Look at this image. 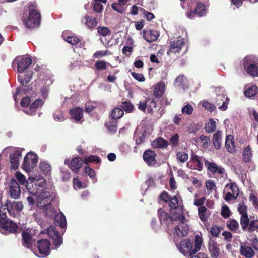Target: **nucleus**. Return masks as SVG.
Masks as SVG:
<instances>
[{"mask_svg":"<svg viewBox=\"0 0 258 258\" xmlns=\"http://www.w3.org/2000/svg\"><path fill=\"white\" fill-rule=\"evenodd\" d=\"M45 185V180L41 176L29 177L27 181L26 188L29 193L35 196L39 192V188L43 187Z\"/></svg>","mask_w":258,"mask_h":258,"instance_id":"obj_1","label":"nucleus"},{"mask_svg":"<svg viewBox=\"0 0 258 258\" xmlns=\"http://www.w3.org/2000/svg\"><path fill=\"white\" fill-rule=\"evenodd\" d=\"M35 197V201L37 206L42 209H44L46 214V210L50 207L53 208L50 204L51 201L53 199L52 195L50 192L45 191H40L38 192Z\"/></svg>","mask_w":258,"mask_h":258,"instance_id":"obj_2","label":"nucleus"},{"mask_svg":"<svg viewBox=\"0 0 258 258\" xmlns=\"http://www.w3.org/2000/svg\"><path fill=\"white\" fill-rule=\"evenodd\" d=\"M4 153L9 154L11 168L16 170L19 165L20 158L21 157V151L14 147H8L3 150Z\"/></svg>","mask_w":258,"mask_h":258,"instance_id":"obj_3","label":"nucleus"},{"mask_svg":"<svg viewBox=\"0 0 258 258\" xmlns=\"http://www.w3.org/2000/svg\"><path fill=\"white\" fill-rule=\"evenodd\" d=\"M46 210V215L53 218L56 226H59L61 228H64L67 226V222L65 216L62 212H57L54 208L50 207Z\"/></svg>","mask_w":258,"mask_h":258,"instance_id":"obj_4","label":"nucleus"},{"mask_svg":"<svg viewBox=\"0 0 258 258\" xmlns=\"http://www.w3.org/2000/svg\"><path fill=\"white\" fill-rule=\"evenodd\" d=\"M256 58L253 55L246 56L243 61V66L246 72L252 76H258V69L257 66L254 64L255 62Z\"/></svg>","mask_w":258,"mask_h":258,"instance_id":"obj_5","label":"nucleus"},{"mask_svg":"<svg viewBox=\"0 0 258 258\" xmlns=\"http://www.w3.org/2000/svg\"><path fill=\"white\" fill-rule=\"evenodd\" d=\"M185 219V216L182 213L175 216V219H178L180 222L175 228L174 234L178 237L185 236L188 234L189 228L184 222Z\"/></svg>","mask_w":258,"mask_h":258,"instance_id":"obj_6","label":"nucleus"},{"mask_svg":"<svg viewBox=\"0 0 258 258\" xmlns=\"http://www.w3.org/2000/svg\"><path fill=\"white\" fill-rule=\"evenodd\" d=\"M38 161L37 156L32 153H28L24 157L22 168L27 172H30L36 166Z\"/></svg>","mask_w":258,"mask_h":258,"instance_id":"obj_7","label":"nucleus"},{"mask_svg":"<svg viewBox=\"0 0 258 258\" xmlns=\"http://www.w3.org/2000/svg\"><path fill=\"white\" fill-rule=\"evenodd\" d=\"M40 22V14L34 9L30 11L28 18L24 21V23L26 27L34 28L39 25Z\"/></svg>","mask_w":258,"mask_h":258,"instance_id":"obj_8","label":"nucleus"},{"mask_svg":"<svg viewBox=\"0 0 258 258\" xmlns=\"http://www.w3.org/2000/svg\"><path fill=\"white\" fill-rule=\"evenodd\" d=\"M184 46L185 42L182 38L179 37L171 40L170 42V47L167 51V54L169 56H171L172 54L179 53Z\"/></svg>","mask_w":258,"mask_h":258,"instance_id":"obj_9","label":"nucleus"},{"mask_svg":"<svg viewBox=\"0 0 258 258\" xmlns=\"http://www.w3.org/2000/svg\"><path fill=\"white\" fill-rule=\"evenodd\" d=\"M215 92L217 94L216 103L219 106L221 111H225L228 108V104L229 102V99L223 94L222 91V88L217 87L215 89Z\"/></svg>","mask_w":258,"mask_h":258,"instance_id":"obj_10","label":"nucleus"},{"mask_svg":"<svg viewBox=\"0 0 258 258\" xmlns=\"http://www.w3.org/2000/svg\"><path fill=\"white\" fill-rule=\"evenodd\" d=\"M32 59L26 56H20L15 58L13 62V66L17 64L18 72L23 73L31 64Z\"/></svg>","mask_w":258,"mask_h":258,"instance_id":"obj_11","label":"nucleus"},{"mask_svg":"<svg viewBox=\"0 0 258 258\" xmlns=\"http://www.w3.org/2000/svg\"><path fill=\"white\" fill-rule=\"evenodd\" d=\"M176 245L179 251L182 254L185 255L188 254L191 255L192 253V243L189 239H183L178 244L175 242Z\"/></svg>","mask_w":258,"mask_h":258,"instance_id":"obj_12","label":"nucleus"},{"mask_svg":"<svg viewBox=\"0 0 258 258\" xmlns=\"http://www.w3.org/2000/svg\"><path fill=\"white\" fill-rule=\"evenodd\" d=\"M53 83V80L49 76H46L41 80V85L42 86L40 89V93L43 100H45L48 97L49 86Z\"/></svg>","mask_w":258,"mask_h":258,"instance_id":"obj_13","label":"nucleus"},{"mask_svg":"<svg viewBox=\"0 0 258 258\" xmlns=\"http://www.w3.org/2000/svg\"><path fill=\"white\" fill-rule=\"evenodd\" d=\"M6 206L9 213L13 216H15L23 209V205L21 201H13L12 202L8 201Z\"/></svg>","mask_w":258,"mask_h":258,"instance_id":"obj_14","label":"nucleus"},{"mask_svg":"<svg viewBox=\"0 0 258 258\" xmlns=\"http://www.w3.org/2000/svg\"><path fill=\"white\" fill-rule=\"evenodd\" d=\"M9 193L11 198L17 199L21 194L20 185L14 179H12L9 183Z\"/></svg>","mask_w":258,"mask_h":258,"instance_id":"obj_15","label":"nucleus"},{"mask_svg":"<svg viewBox=\"0 0 258 258\" xmlns=\"http://www.w3.org/2000/svg\"><path fill=\"white\" fill-rule=\"evenodd\" d=\"M205 165L207 169L212 173L218 174L222 177L226 175L224 168L221 166L218 165L213 161L205 160Z\"/></svg>","mask_w":258,"mask_h":258,"instance_id":"obj_16","label":"nucleus"},{"mask_svg":"<svg viewBox=\"0 0 258 258\" xmlns=\"http://www.w3.org/2000/svg\"><path fill=\"white\" fill-rule=\"evenodd\" d=\"M205 160L201 157L193 155L190 161L186 164V166L191 169L201 171L203 167V161Z\"/></svg>","mask_w":258,"mask_h":258,"instance_id":"obj_17","label":"nucleus"},{"mask_svg":"<svg viewBox=\"0 0 258 258\" xmlns=\"http://www.w3.org/2000/svg\"><path fill=\"white\" fill-rule=\"evenodd\" d=\"M62 36L63 39L68 43L79 47L84 46L83 42L77 37L73 36L70 32L65 31L62 33Z\"/></svg>","mask_w":258,"mask_h":258,"instance_id":"obj_18","label":"nucleus"},{"mask_svg":"<svg viewBox=\"0 0 258 258\" xmlns=\"http://www.w3.org/2000/svg\"><path fill=\"white\" fill-rule=\"evenodd\" d=\"M47 234L53 239V244L56 246H58L61 244L62 238L54 226H50L48 228Z\"/></svg>","mask_w":258,"mask_h":258,"instance_id":"obj_19","label":"nucleus"},{"mask_svg":"<svg viewBox=\"0 0 258 258\" xmlns=\"http://www.w3.org/2000/svg\"><path fill=\"white\" fill-rule=\"evenodd\" d=\"M155 153L151 150L145 151L143 154V159L149 166H153L156 164Z\"/></svg>","mask_w":258,"mask_h":258,"instance_id":"obj_20","label":"nucleus"},{"mask_svg":"<svg viewBox=\"0 0 258 258\" xmlns=\"http://www.w3.org/2000/svg\"><path fill=\"white\" fill-rule=\"evenodd\" d=\"M143 34L144 38L149 43L156 41L160 35L157 31L153 30H144Z\"/></svg>","mask_w":258,"mask_h":258,"instance_id":"obj_21","label":"nucleus"},{"mask_svg":"<svg viewBox=\"0 0 258 258\" xmlns=\"http://www.w3.org/2000/svg\"><path fill=\"white\" fill-rule=\"evenodd\" d=\"M43 104L44 100L41 99H37L29 108L24 109L23 112L27 114L34 115L35 114L37 109L41 107Z\"/></svg>","mask_w":258,"mask_h":258,"instance_id":"obj_22","label":"nucleus"},{"mask_svg":"<svg viewBox=\"0 0 258 258\" xmlns=\"http://www.w3.org/2000/svg\"><path fill=\"white\" fill-rule=\"evenodd\" d=\"M50 242L47 239H42L38 242V249L41 254L47 255L50 253Z\"/></svg>","mask_w":258,"mask_h":258,"instance_id":"obj_23","label":"nucleus"},{"mask_svg":"<svg viewBox=\"0 0 258 258\" xmlns=\"http://www.w3.org/2000/svg\"><path fill=\"white\" fill-rule=\"evenodd\" d=\"M159 214V217L162 224H165L168 225L174 219H175V217L174 216L170 217L168 214L164 211L162 209H159L158 211Z\"/></svg>","mask_w":258,"mask_h":258,"instance_id":"obj_24","label":"nucleus"},{"mask_svg":"<svg viewBox=\"0 0 258 258\" xmlns=\"http://www.w3.org/2000/svg\"><path fill=\"white\" fill-rule=\"evenodd\" d=\"M209 253L213 258H218L219 256L220 250L219 245L213 240H210L208 244Z\"/></svg>","mask_w":258,"mask_h":258,"instance_id":"obj_25","label":"nucleus"},{"mask_svg":"<svg viewBox=\"0 0 258 258\" xmlns=\"http://www.w3.org/2000/svg\"><path fill=\"white\" fill-rule=\"evenodd\" d=\"M180 197L179 195L174 196L171 197L169 201V205L172 209H177L179 212L176 215H178L179 213H182V207L179 205V200L180 199Z\"/></svg>","mask_w":258,"mask_h":258,"instance_id":"obj_26","label":"nucleus"},{"mask_svg":"<svg viewBox=\"0 0 258 258\" xmlns=\"http://www.w3.org/2000/svg\"><path fill=\"white\" fill-rule=\"evenodd\" d=\"M0 227L9 232H15L18 228L17 225L11 220H7L0 224Z\"/></svg>","mask_w":258,"mask_h":258,"instance_id":"obj_27","label":"nucleus"},{"mask_svg":"<svg viewBox=\"0 0 258 258\" xmlns=\"http://www.w3.org/2000/svg\"><path fill=\"white\" fill-rule=\"evenodd\" d=\"M71 117L76 121H79L83 116V111L82 108L75 107L70 111Z\"/></svg>","mask_w":258,"mask_h":258,"instance_id":"obj_28","label":"nucleus"},{"mask_svg":"<svg viewBox=\"0 0 258 258\" xmlns=\"http://www.w3.org/2000/svg\"><path fill=\"white\" fill-rule=\"evenodd\" d=\"M240 253L246 258H251L255 254L252 248L245 245H242L240 247Z\"/></svg>","mask_w":258,"mask_h":258,"instance_id":"obj_29","label":"nucleus"},{"mask_svg":"<svg viewBox=\"0 0 258 258\" xmlns=\"http://www.w3.org/2000/svg\"><path fill=\"white\" fill-rule=\"evenodd\" d=\"M176 86L185 89L188 87L187 80L186 78L183 75H180L175 80Z\"/></svg>","mask_w":258,"mask_h":258,"instance_id":"obj_30","label":"nucleus"},{"mask_svg":"<svg viewBox=\"0 0 258 258\" xmlns=\"http://www.w3.org/2000/svg\"><path fill=\"white\" fill-rule=\"evenodd\" d=\"M165 89V83L163 81H160L155 87L154 95L157 97H160L163 95Z\"/></svg>","mask_w":258,"mask_h":258,"instance_id":"obj_31","label":"nucleus"},{"mask_svg":"<svg viewBox=\"0 0 258 258\" xmlns=\"http://www.w3.org/2000/svg\"><path fill=\"white\" fill-rule=\"evenodd\" d=\"M83 161L80 158L75 157L71 160L70 167L73 171L77 172L81 167Z\"/></svg>","mask_w":258,"mask_h":258,"instance_id":"obj_32","label":"nucleus"},{"mask_svg":"<svg viewBox=\"0 0 258 258\" xmlns=\"http://www.w3.org/2000/svg\"><path fill=\"white\" fill-rule=\"evenodd\" d=\"M32 233L31 231L26 230L23 232L22 238L23 240L24 245L29 248L31 245Z\"/></svg>","mask_w":258,"mask_h":258,"instance_id":"obj_33","label":"nucleus"},{"mask_svg":"<svg viewBox=\"0 0 258 258\" xmlns=\"http://www.w3.org/2000/svg\"><path fill=\"white\" fill-rule=\"evenodd\" d=\"M203 244V239L201 234H197L195 237L194 246L192 245V253H196L200 250L201 246Z\"/></svg>","mask_w":258,"mask_h":258,"instance_id":"obj_34","label":"nucleus"},{"mask_svg":"<svg viewBox=\"0 0 258 258\" xmlns=\"http://www.w3.org/2000/svg\"><path fill=\"white\" fill-rule=\"evenodd\" d=\"M222 132L217 131L213 135V142L215 148L217 149H220L221 146Z\"/></svg>","mask_w":258,"mask_h":258,"instance_id":"obj_35","label":"nucleus"},{"mask_svg":"<svg viewBox=\"0 0 258 258\" xmlns=\"http://www.w3.org/2000/svg\"><path fill=\"white\" fill-rule=\"evenodd\" d=\"M32 74V71L27 72L26 74H20L18 76V80L22 85H26L31 79Z\"/></svg>","mask_w":258,"mask_h":258,"instance_id":"obj_36","label":"nucleus"},{"mask_svg":"<svg viewBox=\"0 0 258 258\" xmlns=\"http://www.w3.org/2000/svg\"><path fill=\"white\" fill-rule=\"evenodd\" d=\"M234 138L231 135H228L226 138L225 147L228 152L233 153L234 151Z\"/></svg>","mask_w":258,"mask_h":258,"instance_id":"obj_37","label":"nucleus"},{"mask_svg":"<svg viewBox=\"0 0 258 258\" xmlns=\"http://www.w3.org/2000/svg\"><path fill=\"white\" fill-rule=\"evenodd\" d=\"M242 158L243 161L246 163L250 162L251 161L252 153L251 149L249 146H247L244 149L242 153Z\"/></svg>","mask_w":258,"mask_h":258,"instance_id":"obj_38","label":"nucleus"},{"mask_svg":"<svg viewBox=\"0 0 258 258\" xmlns=\"http://www.w3.org/2000/svg\"><path fill=\"white\" fill-rule=\"evenodd\" d=\"M168 145V142L162 138H158L153 141L152 146L153 148H164Z\"/></svg>","mask_w":258,"mask_h":258,"instance_id":"obj_39","label":"nucleus"},{"mask_svg":"<svg viewBox=\"0 0 258 258\" xmlns=\"http://www.w3.org/2000/svg\"><path fill=\"white\" fill-rule=\"evenodd\" d=\"M198 215L202 221H206L209 216V212L205 206H201L198 208Z\"/></svg>","mask_w":258,"mask_h":258,"instance_id":"obj_40","label":"nucleus"},{"mask_svg":"<svg viewBox=\"0 0 258 258\" xmlns=\"http://www.w3.org/2000/svg\"><path fill=\"white\" fill-rule=\"evenodd\" d=\"M83 22L89 28H92L97 25L95 18L92 16H86L83 20Z\"/></svg>","mask_w":258,"mask_h":258,"instance_id":"obj_41","label":"nucleus"},{"mask_svg":"<svg viewBox=\"0 0 258 258\" xmlns=\"http://www.w3.org/2000/svg\"><path fill=\"white\" fill-rule=\"evenodd\" d=\"M39 167L41 171L45 175L50 173L51 168L49 164L46 161H41L39 164Z\"/></svg>","mask_w":258,"mask_h":258,"instance_id":"obj_42","label":"nucleus"},{"mask_svg":"<svg viewBox=\"0 0 258 258\" xmlns=\"http://www.w3.org/2000/svg\"><path fill=\"white\" fill-rule=\"evenodd\" d=\"M195 11V13L200 16H204L206 14L205 6L201 3H197Z\"/></svg>","mask_w":258,"mask_h":258,"instance_id":"obj_43","label":"nucleus"},{"mask_svg":"<svg viewBox=\"0 0 258 258\" xmlns=\"http://www.w3.org/2000/svg\"><path fill=\"white\" fill-rule=\"evenodd\" d=\"M216 127V122L213 119L211 118L206 123L205 129L207 132L211 133L215 131Z\"/></svg>","mask_w":258,"mask_h":258,"instance_id":"obj_44","label":"nucleus"},{"mask_svg":"<svg viewBox=\"0 0 258 258\" xmlns=\"http://www.w3.org/2000/svg\"><path fill=\"white\" fill-rule=\"evenodd\" d=\"M227 226L231 231L236 232L239 230V224L234 219L230 220L227 221Z\"/></svg>","mask_w":258,"mask_h":258,"instance_id":"obj_45","label":"nucleus"},{"mask_svg":"<svg viewBox=\"0 0 258 258\" xmlns=\"http://www.w3.org/2000/svg\"><path fill=\"white\" fill-rule=\"evenodd\" d=\"M257 92V87L256 85H252L248 87L244 92L246 97H251L255 96Z\"/></svg>","mask_w":258,"mask_h":258,"instance_id":"obj_46","label":"nucleus"},{"mask_svg":"<svg viewBox=\"0 0 258 258\" xmlns=\"http://www.w3.org/2000/svg\"><path fill=\"white\" fill-rule=\"evenodd\" d=\"M124 112L122 109L116 107L111 112V116L114 119L120 118L123 115Z\"/></svg>","mask_w":258,"mask_h":258,"instance_id":"obj_47","label":"nucleus"},{"mask_svg":"<svg viewBox=\"0 0 258 258\" xmlns=\"http://www.w3.org/2000/svg\"><path fill=\"white\" fill-rule=\"evenodd\" d=\"M100 158L96 155H90L89 156H85L84 159V162L85 164L89 163H98L100 162Z\"/></svg>","mask_w":258,"mask_h":258,"instance_id":"obj_48","label":"nucleus"},{"mask_svg":"<svg viewBox=\"0 0 258 258\" xmlns=\"http://www.w3.org/2000/svg\"><path fill=\"white\" fill-rule=\"evenodd\" d=\"M176 158L178 161L185 163L188 159V155L184 151H179L176 153Z\"/></svg>","mask_w":258,"mask_h":258,"instance_id":"obj_49","label":"nucleus"},{"mask_svg":"<svg viewBox=\"0 0 258 258\" xmlns=\"http://www.w3.org/2000/svg\"><path fill=\"white\" fill-rule=\"evenodd\" d=\"M27 91L24 88H18L16 93L14 95V99L16 103L18 102V99L23 96V95L27 94Z\"/></svg>","mask_w":258,"mask_h":258,"instance_id":"obj_50","label":"nucleus"},{"mask_svg":"<svg viewBox=\"0 0 258 258\" xmlns=\"http://www.w3.org/2000/svg\"><path fill=\"white\" fill-rule=\"evenodd\" d=\"M225 187L230 189L232 191V193L234 194L235 196H238L239 189L235 182L227 184Z\"/></svg>","mask_w":258,"mask_h":258,"instance_id":"obj_51","label":"nucleus"},{"mask_svg":"<svg viewBox=\"0 0 258 258\" xmlns=\"http://www.w3.org/2000/svg\"><path fill=\"white\" fill-rule=\"evenodd\" d=\"M134 137L136 140V143L137 144H140L142 143L145 139V135L144 133H141L139 134L138 131H136L135 133Z\"/></svg>","mask_w":258,"mask_h":258,"instance_id":"obj_52","label":"nucleus"},{"mask_svg":"<svg viewBox=\"0 0 258 258\" xmlns=\"http://www.w3.org/2000/svg\"><path fill=\"white\" fill-rule=\"evenodd\" d=\"M73 184L74 188L77 189H81L82 188H85L87 186V185L85 183H82L80 181L78 178H75L73 180Z\"/></svg>","mask_w":258,"mask_h":258,"instance_id":"obj_53","label":"nucleus"},{"mask_svg":"<svg viewBox=\"0 0 258 258\" xmlns=\"http://www.w3.org/2000/svg\"><path fill=\"white\" fill-rule=\"evenodd\" d=\"M194 111L193 107L191 105L189 104L185 105L181 109V112L183 114H185L188 115H191Z\"/></svg>","mask_w":258,"mask_h":258,"instance_id":"obj_54","label":"nucleus"},{"mask_svg":"<svg viewBox=\"0 0 258 258\" xmlns=\"http://www.w3.org/2000/svg\"><path fill=\"white\" fill-rule=\"evenodd\" d=\"M240 223L243 229L247 228L249 223V218L247 214L241 215Z\"/></svg>","mask_w":258,"mask_h":258,"instance_id":"obj_55","label":"nucleus"},{"mask_svg":"<svg viewBox=\"0 0 258 258\" xmlns=\"http://www.w3.org/2000/svg\"><path fill=\"white\" fill-rule=\"evenodd\" d=\"M107 64L108 63L106 62L105 61L99 60L96 62L95 67L98 70H103L106 69Z\"/></svg>","mask_w":258,"mask_h":258,"instance_id":"obj_56","label":"nucleus"},{"mask_svg":"<svg viewBox=\"0 0 258 258\" xmlns=\"http://www.w3.org/2000/svg\"><path fill=\"white\" fill-rule=\"evenodd\" d=\"M121 107L122 108L121 109L126 112H130L132 111L133 109V105L130 102H124L122 103L121 105Z\"/></svg>","mask_w":258,"mask_h":258,"instance_id":"obj_57","label":"nucleus"},{"mask_svg":"<svg viewBox=\"0 0 258 258\" xmlns=\"http://www.w3.org/2000/svg\"><path fill=\"white\" fill-rule=\"evenodd\" d=\"M237 209L241 215L247 214V208L243 202L241 201L239 203Z\"/></svg>","mask_w":258,"mask_h":258,"instance_id":"obj_58","label":"nucleus"},{"mask_svg":"<svg viewBox=\"0 0 258 258\" xmlns=\"http://www.w3.org/2000/svg\"><path fill=\"white\" fill-rule=\"evenodd\" d=\"M202 106L204 107L206 109L212 112L215 109V106L213 104L209 103L207 101H203L201 102Z\"/></svg>","mask_w":258,"mask_h":258,"instance_id":"obj_59","label":"nucleus"},{"mask_svg":"<svg viewBox=\"0 0 258 258\" xmlns=\"http://www.w3.org/2000/svg\"><path fill=\"white\" fill-rule=\"evenodd\" d=\"M146 101L148 112H152L153 108L156 107V106L155 102L152 99H148Z\"/></svg>","mask_w":258,"mask_h":258,"instance_id":"obj_60","label":"nucleus"},{"mask_svg":"<svg viewBox=\"0 0 258 258\" xmlns=\"http://www.w3.org/2000/svg\"><path fill=\"white\" fill-rule=\"evenodd\" d=\"M15 177L21 184H24L26 182H27L25 176L19 171L16 172Z\"/></svg>","mask_w":258,"mask_h":258,"instance_id":"obj_61","label":"nucleus"},{"mask_svg":"<svg viewBox=\"0 0 258 258\" xmlns=\"http://www.w3.org/2000/svg\"><path fill=\"white\" fill-rule=\"evenodd\" d=\"M112 7L116 11H117L119 13H123L124 11V8L123 7V5L118 3H113L112 4Z\"/></svg>","mask_w":258,"mask_h":258,"instance_id":"obj_62","label":"nucleus"},{"mask_svg":"<svg viewBox=\"0 0 258 258\" xmlns=\"http://www.w3.org/2000/svg\"><path fill=\"white\" fill-rule=\"evenodd\" d=\"M98 33L102 36H107L109 33V30L106 27H98L97 28Z\"/></svg>","mask_w":258,"mask_h":258,"instance_id":"obj_63","label":"nucleus"},{"mask_svg":"<svg viewBox=\"0 0 258 258\" xmlns=\"http://www.w3.org/2000/svg\"><path fill=\"white\" fill-rule=\"evenodd\" d=\"M200 140L203 144V146L205 148L208 147L210 143V139L208 137L204 135H201L200 137Z\"/></svg>","mask_w":258,"mask_h":258,"instance_id":"obj_64","label":"nucleus"}]
</instances>
